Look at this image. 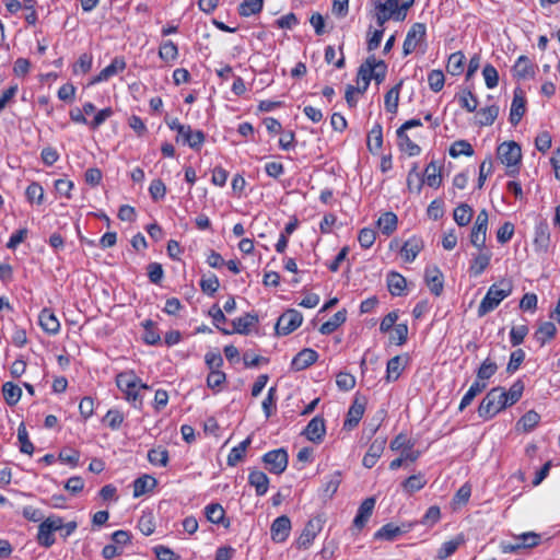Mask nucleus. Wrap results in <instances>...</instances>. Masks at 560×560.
<instances>
[{
	"mask_svg": "<svg viewBox=\"0 0 560 560\" xmlns=\"http://www.w3.org/2000/svg\"><path fill=\"white\" fill-rule=\"evenodd\" d=\"M524 392V383L522 381L514 382L509 390L503 387H493L490 389L478 407V415L483 420H490L500 411L509 406L516 404Z\"/></svg>",
	"mask_w": 560,
	"mask_h": 560,
	"instance_id": "1",
	"label": "nucleus"
},
{
	"mask_svg": "<svg viewBox=\"0 0 560 560\" xmlns=\"http://www.w3.org/2000/svg\"><path fill=\"white\" fill-rule=\"evenodd\" d=\"M540 420V416L534 411H527L518 421V425H522L524 431H532Z\"/></svg>",
	"mask_w": 560,
	"mask_h": 560,
	"instance_id": "59",
	"label": "nucleus"
},
{
	"mask_svg": "<svg viewBox=\"0 0 560 560\" xmlns=\"http://www.w3.org/2000/svg\"><path fill=\"white\" fill-rule=\"evenodd\" d=\"M18 439L20 442V451L24 454L32 455L34 452V445L28 440L27 432L24 425L19 427Z\"/></svg>",
	"mask_w": 560,
	"mask_h": 560,
	"instance_id": "58",
	"label": "nucleus"
},
{
	"mask_svg": "<svg viewBox=\"0 0 560 560\" xmlns=\"http://www.w3.org/2000/svg\"><path fill=\"white\" fill-rule=\"evenodd\" d=\"M557 332V328L553 323L545 322L540 324L535 332L536 340L544 346L548 340L552 339Z\"/></svg>",
	"mask_w": 560,
	"mask_h": 560,
	"instance_id": "43",
	"label": "nucleus"
},
{
	"mask_svg": "<svg viewBox=\"0 0 560 560\" xmlns=\"http://www.w3.org/2000/svg\"><path fill=\"white\" fill-rule=\"evenodd\" d=\"M291 532V521L287 515L277 517L270 527L271 539L275 542H283L287 540Z\"/></svg>",
	"mask_w": 560,
	"mask_h": 560,
	"instance_id": "13",
	"label": "nucleus"
},
{
	"mask_svg": "<svg viewBox=\"0 0 560 560\" xmlns=\"http://www.w3.org/2000/svg\"><path fill=\"white\" fill-rule=\"evenodd\" d=\"M482 75L488 89H493L498 85L499 74L497 69L492 65L488 63L483 67Z\"/></svg>",
	"mask_w": 560,
	"mask_h": 560,
	"instance_id": "60",
	"label": "nucleus"
},
{
	"mask_svg": "<svg viewBox=\"0 0 560 560\" xmlns=\"http://www.w3.org/2000/svg\"><path fill=\"white\" fill-rule=\"evenodd\" d=\"M427 483V480L422 474L412 475L407 478L402 485L407 492L413 493L421 490Z\"/></svg>",
	"mask_w": 560,
	"mask_h": 560,
	"instance_id": "55",
	"label": "nucleus"
},
{
	"mask_svg": "<svg viewBox=\"0 0 560 560\" xmlns=\"http://www.w3.org/2000/svg\"><path fill=\"white\" fill-rule=\"evenodd\" d=\"M498 158L510 168L508 174L514 175L522 159L521 147L514 141L503 142L498 147Z\"/></svg>",
	"mask_w": 560,
	"mask_h": 560,
	"instance_id": "4",
	"label": "nucleus"
},
{
	"mask_svg": "<svg viewBox=\"0 0 560 560\" xmlns=\"http://www.w3.org/2000/svg\"><path fill=\"white\" fill-rule=\"evenodd\" d=\"M303 322L302 314L296 310L285 311L276 324V331L278 335L287 336L298 329Z\"/></svg>",
	"mask_w": 560,
	"mask_h": 560,
	"instance_id": "9",
	"label": "nucleus"
},
{
	"mask_svg": "<svg viewBox=\"0 0 560 560\" xmlns=\"http://www.w3.org/2000/svg\"><path fill=\"white\" fill-rule=\"evenodd\" d=\"M466 57L462 51H456L450 55L446 70L451 75H459L464 71Z\"/></svg>",
	"mask_w": 560,
	"mask_h": 560,
	"instance_id": "36",
	"label": "nucleus"
},
{
	"mask_svg": "<svg viewBox=\"0 0 560 560\" xmlns=\"http://www.w3.org/2000/svg\"><path fill=\"white\" fill-rule=\"evenodd\" d=\"M425 283L434 295L439 296L444 288V277L436 266H428L424 271Z\"/></svg>",
	"mask_w": 560,
	"mask_h": 560,
	"instance_id": "14",
	"label": "nucleus"
},
{
	"mask_svg": "<svg viewBox=\"0 0 560 560\" xmlns=\"http://www.w3.org/2000/svg\"><path fill=\"white\" fill-rule=\"evenodd\" d=\"M220 287L219 279L215 275H210L208 277H203L200 280V288L202 292L207 294H214Z\"/></svg>",
	"mask_w": 560,
	"mask_h": 560,
	"instance_id": "61",
	"label": "nucleus"
},
{
	"mask_svg": "<svg viewBox=\"0 0 560 560\" xmlns=\"http://www.w3.org/2000/svg\"><path fill=\"white\" fill-rule=\"evenodd\" d=\"M205 133L201 130H192L188 125V130L177 136V141H182L184 144L189 145L194 150H199L205 142Z\"/></svg>",
	"mask_w": 560,
	"mask_h": 560,
	"instance_id": "22",
	"label": "nucleus"
},
{
	"mask_svg": "<svg viewBox=\"0 0 560 560\" xmlns=\"http://www.w3.org/2000/svg\"><path fill=\"white\" fill-rule=\"evenodd\" d=\"M411 524L395 525L394 523H387L383 525L374 534L375 540L393 541L402 534L408 533L411 529Z\"/></svg>",
	"mask_w": 560,
	"mask_h": 560,
	"instance_id": "11",
	"label": "nucleus"
},
{
	"mask_svg": "<svg viewBox=\"0 0 560 560\" xmlns=\"http://www.w3.org/2000/svg\"><path fill=\"white\" fill-rule=\"evenodd\" d=\"M487 230L488 229L479 228L476 225L472 226L471 233H470V243L477 249H482L486 247Z\"/></svg>",
	"mask_w": 560,
	"mask_h": 560,
	"instance_id": "56",
	"label": "nucleus"
},
{
	"mask_svg": "<svg viewBox=\"0 0 560 560\" xmlns=\"http://www.w3.org/2000/svg\"><path fill=\"white\" fill-rule=\"evenodd\" d=\"M44 188L37 182L31 183L25 190L26 199L31 203L42 205L44 202Z\"/></svg>",
	"mask_w": 560,
	"mask_h": 560,
	"instance_id": "48",
	"label": "nucleus"
},
{
	"mask_svg": "<svg viewBox=\"0 0 560 560\" xmlns=\"http://www.w3.org/2000/svg\"><path fill=\"white\" fill-rule=\"evenodd\" d=\"M248 482L256 490V494L261 497L265 495L269 487V478L267 475L259 470H253L249 472Z\"/></svg>",
	"mask_w": 560,
	"mask_h": 560,
	"instance_id": "26",
	"label": "nucleus"
},
{
	"mask_svg": "<svg viewBox=\"0 0 560 560\" xmlns=\"http://www.w3.org/2000/svg\"><path fill=\"white\" fill-rule=\"evenodd\" d=\"M550 242V233L547 223L540 222L535 228L534 246L537 252H547Z\"/></svg>",
	"mask_w": 560,
	"mask_h": 560,
	"instance_id": "24",
	"label": "nucleus"
},
{
	"mask_svg": "<svg viewBox=\"0 0 560 560\" xmlns=\"http://www.w3.org/2000/svg\"><path fill=\"white\" fill-rule=\"evenodd\" d=\"M540 542V535L534 532L523 533L513 538V541L502 542L501 549L504 553L516 552L520 549H527L537 546Z\"/></svg>",
	"mask_w": 560,
	"mask_h": 560,
	"instance_id": "8",
	"label": "nucleus"
},
{
	"mask_svg": "<svg viewBox=\"0 0 560 560\" xmlns=\"http://www.w3.org/2000/svg\"><path fill=\"white\" fill-rule=\"evenodd\" d=\"M323 527L324 518L322 516L317 515L310 518L296 540V547L299 549H308L317 535L323 530Z\"/></svg>",
	"mask_w": 560,
	"mask_h": 560,
	"instance_id": "6",
	"label": "nucleus"
},
{
	"mask_svg": "<svg viewBox=\"0 0 560 560\" xmlns=\"http://www.w3.org/2000/svg\"><path fill=\"white\" fill-rule=\"evenodd\" d=\"M498 370V365L490 359H486L477 371V378L479 382H485L492 377Z\"/></svg>",
	"mask_w": 560,
	"mask_h": 560,
	"instance_id": "51",
	"label": "nucleus"
},
{
	"mask_svg": "<svg viewBox=\"0 0 560 560\" xmlns=\"http://www.w3.org/2000/svg\"><path fill=\"white\" fill-rule=\"evenodd\" d=\"M406 362H407V359L401 355H396L387 362L386 381L388 383L395 382L398 380V377L400 376L401 372L405 369Z\"/></svg>",
	"mask_w": 560,
	"mask_h": 560,
	"instance_id": "25",
	"label": "nucleus"
},
{
	"mask_svg": "<svg viewBox=\"0 0 560 560\" xmlns=\"http://www.w3.org/2000/svg\"><path fill=\"white\" fill-rule=\"evenodd\" d=\"M156 485L155 478L144 475L137 478L133 481V497L139 498L143 495L148 490L153 489Z\"/></svg>",
	"mask_w": 560,
	"mask_h": 560,
	"instance_id": "39",
	"label": "nucleus"
},
{
	"mask_svg": "<svg viewBox=\"0 0 560 560\" xmlns=\"http://www.w3.org/2000/svg\"><path fill=\"white\" fill-rule=\"evenodd\" d=\"M336 384L339 389L348 392L355 386V377L349 373L340 372L336 376Z\"/></svg>",
	"mask_w": 560,
	"mask_h": 560,
	"instance_id": "62",
	"label": "nucleus"
},
{
	"mask_svg": "<svg viewBox=\"0 0 560 560\" xmlns=\"http://www.w3.org/2000/svg\"><path fill=\"white\" fill-rule=\"evenodd\" d=\"M526 101L521 93L515 92L511 104L510 121L512 125H517L525 114Z\"/></svg>",
	"mask_w": 560,
	"mask_h": 560,
	"instance_id": "30",
	"label": "nucleus"
},
{
	"mask_svg": "<svg viewBox=\"0 0 560 560\" xmlns=\"http://www.w3.org/2000/svg\"><path fill=\"white\" fill-rule=\"evenodd\" d=\"M148 460L152 465L165 467L168 463V452L163 447L152 448L148 453Z\"/></svg>",
	"mask_w": 560,
	"mask_h": 560,
	"instance_id": "50",
	"label": "nucleus"
},
{
	"mask_svg": "<svg viewBox=\"0 0 560 560\" xmlns=\"http://www.w3.org/2000/svg\"><path fill=\"white\" fill-rule=\"evenodd\" d=\"M513 74L517 79H528L534 75V66L526 56H520L513 67Z\"/></svg>",
	"mask_w": 560,
	"mask_h": 560,
	"instance_id": "33",
	"label": "nucleus"
},
{
	"mask_svg": "<svg viewBox=\"0 0 560 560\" xmlns=\"http://www.w3.org/2000/svg\"><path fill=\"white\" fill-rule=\"evenodd\" d=\"M125 69V59L121 57H115L107 67H105L95 78L92 79L91 84L107 81L112 77L122 72Z\"/></svg>",
	"mask_w": 560,
	"mask_h": 560,
	"instance_id": "16",
	"label": "nucleus"
},
{
	"mask_svg": "<svg viewBox=\"0 0 560 560\" xmlns=\"http://www.w3.org/2000/svg\"><path fill=\"white\" fill-rule=\"evenodd\" d=\"M445 83L444 73L441 70H432L428 74V84L433 92H440Z\"/></svg>",
	"mask_w": 560,
	"mask_h": 560,
	"instance_id": "57",
	"label": "nucleus"
},
{
	"mask_svg": "<svg viewBox=\"0 0 560 560\" xmlns=\"http://www.w3.org/2000/svg\"><path fill=\"white\" fill-rule=\"evenodd\" d=\"M499 115V107L497 105H491L485 108H481L478 114V122L481 126H490L494 122Z\"/></svg>",
	"mask_w": 560,
	"mask_h": 560,
	"instance_id": "47",
	"label": "nucleus"
},
{
	"mask_svg": "<svg viewBox=\"0 0 560 560\" xmlns=\"http://www.w3.org/2000/svg\"><path fill=\"white\" fill-rule=\"evenodd\" d=\"M422 183H425L428 186L432 188H439L442 184V176L439 167L432 161L428 164L424 171V178Z\"/></svg>",
	"mask_w": 560,
	"mask_h": 560,
	"instance_id": "37",
	"label": "nucleus"
},
{
	"mask_svg": "<svg viewBox=\"0 0 560 560\" xmlns=\"http://www.w3.org/2000/svg\"><path fill=\"white\" fill-rule=\"evenodd\" d=\"M341 482V472L335 471L325 478L322 486V495L326 499H331L337 492Z\"/></svg>",
	"mask_w": 560,
	"mask_h": 560,
	"instance_id": "34",
	"label": "nucleus"
},
{
	"mask_svg": "<svg viewBox=\"0 0 560 560\" xmlns=\"http://www.w3.org/2000/svg\"><path fill=\"white\" fill-rule=\"evenodd\" d=\"M159 57L165 62H173L178 57V48L172 40H164L160 45Z\"/></svg>",
	"mask_w": 560,
	"mask_h": 560,
	"instance_id": "45",
	"label": "nucleus"
},
{
	"mask_svg": "<svg viewBox=\"0 0 560 560\" xmlns=\"http://www.w3.org/2000/svg\"><path fill=\"white\" fill-rule=\"evenodd\" d=\"M376 223H377V228L380 229V231L384 235L389 236L397 229L398 218H397V215L394 212L388 211V212L383 213L378 218Z\"/></svg>",
	"mask_w": 560,
	"mask_h": 560,
	"instance_id": "29",
	"label": "nucleus"
},
{
	"mask_svg": "<svg viewBox=\"0 0 560 560\" xmlns=\"http://www.w3.org/2000/svg\"><path fill=\"white\" fill-rule=\"evenodd\" d=\"M62 528V518L59 516H49L46 520H44L39 526L37 532V542L45 547L49 548L51 547L56 539L54 536V533L57 530H61Z\"/></svg>",
	"mask_w": 560,
	"mask_h": 560,
	"instance_id": "5",
	"label": "nucleus"
},
{
	"mask_svg": "<svg viewBox=\"0 0 560 560\" xmlns=\"http://www.w3.org/2000/svg\"><path fill=\"white\" fill-rule=\"evenodd\" d=\"M454 220L459 226H466L470 223L474 210L467 203H460L458 207L454 210Z\"/></svg>",
	"mask_w": 560,
	"mask_h": 560,
	"instance_id": "40",
	"label": "nucleus"
},
{
	"mask_svg": "<svg viewBox=\"0 0 560 560\" xmlns=\"http://www.w3.org/2000/svg\"><path fill=\"white\" fill-rule=\"evenodd\" d=\"M262 0H244L240 5L238 12L242 16H250L253 14L259 13L262 9Z\"/></svg>",
	"mask_w": 560,
	"mask_h": 560,
	"instance_id": "54",
	"label": "nucleus"
},
{
	"mask_svg": "<svg viewBox=\"0 0 560 560\" xmlns=\"http://www.w3.org/2000/svg\"><path fill=\"white\" fill-rule=\"evenodd\" d=\"M387 287L393 295L399 296L406 289V279L397 272H390L387 276Z\"/></svg>",
	"mask_w": 560,
	"mask_h": 560,
	"instance_id": "41",
	"label": "nucleus"
},
{
	"mask_svg": "<svg viewBox=\"0 0 560 560\" xmlns=\"http://www.w3.org/2000/svg\"><path fill=\"white\" fill-rule=\"evenodd\" d=\"M486 387H487L486 382H479V380H476L470 385L469 389L466 392L464 397L462 398L458 409L460 411H463L467 406H469L471 404V401L478 394H480L481 392H483L486 389Z\"/></svg>",
	"mask_w": 560,
	"mask_h": 560,
	"instance_id": "38",
	"label": "nucleus"
},
{
	"mask_svg": "<svg viewBox=\"0 0 560 560\" xmlns=\"http://www.w3.org/2000/svg\"><path fill=\"white\" fill-rule=\"evenodd\" d=\"M138 528L145 536L153 534V532L155 529V522H154V516H153L152 512H143L142 513V515L140 516V518L138 521Z\"/></svg>",
	"mask_w": 560,
	"mask_h": 560,
	"instance_id": "53",
	"label": "nucleus"
},
{
	"mask_svg": "<svg viewBox=\"0 0 560 560\" xmlns=\"http://www.w3.org/2000/svg\"><path fill=\"white\" fill-rule=\"evenodd\" d=\"M407 337H408L407 324H397L393 328V331L390 334V340L398 346L404 345L407 341Z\"/></svg>",
	"mask_w": 560,
	"mask_h": 560,
	"instance_id": "63",
	"label": "nucleus"
},
{
	"mask_svg": "<svg viewBox=\"0 0 560 560\" xmlns=\"http://www.w3.org/2000/svg\"><path fill=\"white\" fill-rule=\"evenodd\" d=\"M462 542H463V538H460V537L445 541L444 544H442V546L438 550L436 559L445 560L446 558L452 556L458 549V547Z\"/></svg>",
	"mask_w": 560,
	"mask_h": 560,
	"instance_id": "49",
	"label": "nucleus"
},
{
	"mask_svg": "<svg viewBox=\"0 0 560 560\" xmlns=\"http://www.w3.org/2000/svg\"><path fill=\"white\" fill-rule=\"evenodd\" d=\"M373 70H375V56H370L360 66L358 71V91H365L373 79Z\"/></svg>",
	"mask_w": 560,
	"mask_h": 560,
	"instance_id": "17",
	"label": "nucleus"
},
{
	"mask_svg": "<svg viewBox=\"0 0 560 560\" xmlns=\"http://www.w3.org/2000/svg\"><path fill=\"white\" fill-rule=\"evenodd\" d=\"M375 499L370 497V498H366L359 506L358 509V512H357V515L353 520V526L361 530L365 524L368 523V521L370 520L372 513H373V510L375 508Z\"/></svg>",
	"mask_w": 560,
	"mask_h": 560,
	"instance_id": "19",
	"label": "nucleus"
},
{
	"mask_svg": "<svg viewBox=\"0 0 560 560\" xmlns=\"http://www.w3.org/2000/svg\"><path fill=\"white\" fill-rule=\"evenodd\" d=\"M2 392L4 400L9 406L16 405L22 396V389L12 382L4 383L2 386Z\"/></svg>",
	"mask_w": 560,
	"mask_h": 560,
	"instance_id": "44",
	"label": "nucleus"
},
{
	"mask_svg": "<svg viewBox=\"0 0 560 560\" xmlns=\"http://www.w3.org/2000/svg\"><path fill=\"white\" fill-rule=\"evenodd\" d=\"M258 322V317L254 314H245L238 318L232 320V328H221V331L224 335L232 334H241L247 335L250 330V327L254 326Z\"/></svg>",
	"mask_w": 560,
	"mask_h": 560,
	"instance_id": "12",
	"label": "nucleus"
},
{
	"mask_svg": "<svg viewBox=\"0 0 560 560\" xmlns=\"http://www.w3.org/2000/svg\"><path fill=\"white\" fill-rule=\"evenodd\" d=\"M375 8H382L387 13H392V18L395 21H404L405 20V12L401 8V4H399L400 0H386L385 2H382L381 0H373Z\"/></svg>",
	"mask_w": 560,
	"mask_h": 560,
	"instance_id": "28",
	"label": "nucleus"
},
{
	"mask_svg": "<svg viewBox=\"0 0 560 560\" xmlns=\"http://www.w3.org/2000/svg\"><path fill=\"white\" fill-rule=\"evenodd\" d=\"M368 149L371 153L377 154L383 145V129L380 124H375L368 135Z\"/></svg>",
	"mask_w": 560,
	"mask_h": 560,
	"instance_id": "32",
	"label": "nucleus"
},
{
	"mask_svg": "<svg viewBox=\"0 0 560 560\" xmlns=\"http://www.w3.org/2000/svg\"><path fill=\"white\" fill-rule=\"evenodd\" d=\"M262 460L270 472L280 475L287 469L288 453L283 448L273 450L266 453Z\"/></svg>",
	"mask_w": 560,
	"mask_h": 560,
	"instance_id": "10",
	"label": "nucleus"
},
{
	"mask_svg": "<svg viewBox=\"0 0 560 560\" xmlns=\"http://www.w3.org/2000/svg\"><path fill=\"white\" fill-rule=\"evenodd\" d=\"M205 515L207 520L213 524H222L225 516V511L219 503H211L205 508Z\"/></svg>",
	"mask_w": 560,
	"mask_h": 560,
	"instance_id": "46",
	"label": "nucleus"
},
{
	"mask_svg": "<svg viewBox=\"0 0 560 560\" xmlns=\"http://www.w3.org/2000/svg\"><path fill=\"white\" fill-rule=\"evenodd\" d=\"M427 36V26L424 23H413L407 32L406 38L402 44V54L408 56L420 47Z\"/></svg>",
	"mask_w": 560,
	"mask_h": 560,
	"instance_id": "7",
	"label": "nucleus"
},
{
	"mask_svg": "<svg viewBox=\"0 0 560 560\" xmlns=\"http://www.w3.org/2000/svg\"><path fill=\"white\" fill-rule=\"evenodd\" d=\"M472 256L469 265V272L474 277H478L489 267L492 253L489 249L482 248Z\"/></svg>",
	"mask_w": 560,
	"mask_h": 560,
	"instance_id": "15",
	"label": "nucleus"
},
{
	"mask_svg": "<svg viewBox=\"0 0 560 560\" xmlns=\"http://www.w3.org/2000/svg\"><path fill=\"white\" fill-rule=\"evenodd\" d=\"M513 292V283L510 279H501L490 285L485 298L478 306V316L482 317L492 312L499 304Z\"/></svg>",
	"mask_w": 560,
	"mask_h": 560,
	"instance_id": "3",
	"label": "nucleus"
},
{
	"mask_svg": "<svg viewBox=\"0 0 560 560\" xmlns=\"http://www.w3.org/2000/svg\"><path fill=\"white\" fill-rule=\"evenodd\" d=\"M326 433L325 420L323 417L316 416L314 417L306 428L304 429L303 434L307 438V440L319 443L322 442L324 435Z\"/></svg>",
	"mask_w": 560,
	"mask_h": 560,
	"instance_id": "18",
	"label": "nucleus"
},
{
	"mask_svg": "<svg viewBox=\"0 0 560 560\" xmlns=\"http://www.w3.org/2000/svg\"><path fill=\"white\" fill-rule=\"evenodd\" d=\"M459 104L467 112L472 113L477 109L478 100L470 91H464L459 95Z\"/></svg>",
	"mask_w": 560,
	"mask_h": 560,
	"instance_id": "64",
	"label": "nucleus"
},
{
	"mask_svg": "<svg viewBox=\"0 0 560 560\" xmlns=\"http://www.w3.org/2000/svg\"><path fill=\"white\" fill-rule=\"evenodd\" d=\"M472 154L474 149L466 140L455 141L450 148V155L452 158H458L460 155L471 156Z\"/></svg>",
	"mask_w": 560,
	"mask_h": 560,
	"instance_id": "52",
	"label": "nucleus"
},
{
	"mask_svg": "<svg viewBox=\"0 0 560 560\" xmlns=\"http://www.w3.org/2000/svg\"><path fill=\"white\" fill-rule=\"evenodd\" d=\"M396 135L398 140V147L402 152L407 153L409 156H416L420 154V147L410 140V138L407 135V131H404L402 129H397Z\"/></svg>",
	"mask_w": 560,
	"mask_h": 560,
	"instance_id": "31",
	"label": "nucleus"
},
{
	"mask_svg": "<svg viewBox=\"0 0 560 560\" xmlns=\"http://www.w3.org/2000/svg\"><path fill=\"white\" fill-rule=\"evenodd\" d=\"M250 443V438H247L244 441H242L238 445L234 446L228 456V465L235 466L238 462H241L245 456V453Z\"/></svg>",
	"mask_w": 560,
	"mask_h": 560,
	"instance_id": "42",
	"label": "nucleus"
},
{
	"mask_svg": "<svg viewBox=\"0 0 560 560\" xmlns=\"http://www.w3.org/2000/svg\"><path fill=\"white\" fill-rule=\"evenodd\" d=\"M318 359V353L311 349L305 348L301 350L292 360V369L295 371H302L311 366Z\"/></svg>",
	"mask_w": 560,
	"mask_h": 560,
	"instance_id": "21",
	"label": "nucleus"
},
{
	"mask_svg": "<svg viewBox=\"0 0 560 560\" xmlns=\"http://www.w3.org/2000/svg\"><path fill=\"white\" fill-rule=\"evenodd\" d=\"M365 411V402L360 398H355L350 406L347 418L343 422V428L351 430L357 427L362 419Z\"/></svg>",
	"mask_w": 560,
	"mask_h": 560,
	"instance_id": "20",
	"label": "nucleus"
},
{
	"mask_svg": "<svg viewBox=\"0 0 560 560\" xmlns=\"http://www.w3.org/2000/svg\"><path fill=\"white\" fill-rule=\"evenodd\" d=\"M347 319V313L345 310L338 311L329 320L322 324L319 332L323 335L332 334L339 326H341Z\"/></svg>",
	"mask_w": 560,
	"mask_h": 560,
	"instance_id": "35",
	"label": "nucleus"
},
{
	"mask_svg": "<svg viewBox=\"0 0 560 560\" xmlns=\"http://www.w3.org/2000/svg\"><path fill=\"white\" fill-rule=\"evenodd\" d=\"M423 248V241L420 237L412 236L405 242L401 247V256L407 262H411L416 259L419 253Z\"/></svg>",
	"mask_w": 560,
	"mask_h": 560,
	"instance_id": "23",
	"label": "nucleus"
},
{
	"mask_svg": "<svg viewBox=\"0 0 560 560\" xmlns=\"http://www.w3.org/2000/svg\"><path fill=\"white\" fill-rule=\"evenodd\" d=\"M116 384L125 395V398L128 402H130L137 409L142 408V392L149 389L150 387L142 383L141 380L132 371H126L117 374Z\"/></svg>",
	"mask_w": 560,
	"mask_h": 560,
	"instance_id": "2",
	"label": "nucleus"
},
{
	"mask_svg": "<svg viewBox=\"0 0 560 560\" xmlns=\"http://www.w3.org/2000/svg\"><path fill=\"white\" fill-rule=\"evenodd\" d=\"M39 325L46 332L51 335L57 334L60 329L59 320L48 308H44L39 313Z\"/></svg>",
	"mask_w": 560,
	"mask_h": 560,
	"instance_id": "27",
	"label": "nucleus"
}]
</instances>
